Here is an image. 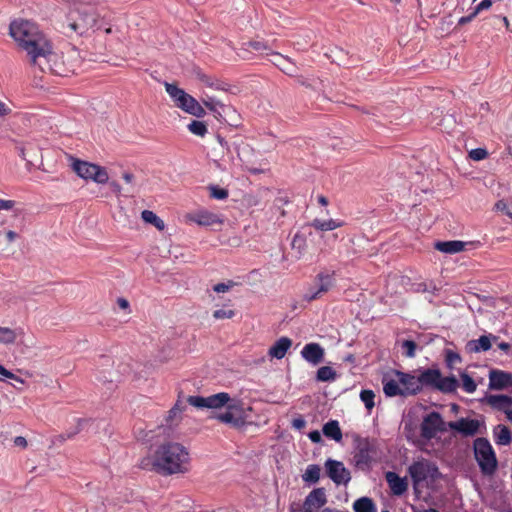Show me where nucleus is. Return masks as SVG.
<instances>
[{
    "label": "nucleus",
    "instance_id": "nucleus-1",
    "mask_svg": "<svg viewBox=\"0 0 512 512\" xmlns=\"http://www.w3.org/2000/svg\"><path fill=\"white\" fill-rule=\"evenodd\" d=\"M139 466L162 476L185 474L189 471L190 455L182 444L165 442L158 445L151 455L143 457Z\"/></svg>",
    "mask_w": 512,
    "mask_h": 512
},
{
    "label": "nucleus",
    "instance_id": "nucleus-2",
    "mask_svg": "<svg viewBox=\"0 0 512 512\" xmlns=\"http://www.w3.org/2000/svg\"><path fill=\"white\" fill-rule=\"evenodd\" d=\"M187 402L196 408L220 409L226 410L217 413L214 418L221 423L229 424L235 429H241L247 424V413L244 403L239 399H232L227 392H219L208 397L188 396Z\"/></svg>",
    "mask_w": 512,
    "mask_h": 512
},
{
    "label": "nucleus",
    "instance_id": "nucleus-3",
    "mask_svg": "<svg viewBox=\"0 0 512 512\" xmlns=\"http://www.w3.org/2000/svg\"><path fill=\"white\" fill-rule=\"evenodd\" d=\"M391 374L398 378L404 396L417 395L423 387H430L449 394L454 393L459 386L454 375L443 377L439 369H425L420 372L419 376L399 370H392Z\"/></svg>",
    "mask_w": 512,
    "mask_h": 512
},
{
    "label": "nucleus",
    "instance_id": "nucleus-4",
    "mask_svg": "<svg viewBox=\"0 0 512 512\" xmlns=\"http://www.w3.org/2000/svg\"><path fill=\"white\" fill-rule=\"evenodd\" d=\"M104 9L82 0L75 1L67 15L68 26L79 35H84L89 31H98L104 29L106 34L113 32L112 27L106 20Z\"/></svg>",
    "mask_w": 512,
    "mask_h": 512
},
{
    "label": "nucleus",
    "instance_id": "nucleus-5",
    "mask_svg": "<svg viewBox=\"0 0 512 512\" xmlns=\"http://www.w3.org/2000/svg\"><path fill=\"white\" fill-rule=\"evenodd\" d=\"M9 34L18 46L26 52L30 65L33 64V57L36 58L44 53L50 43L39 27L29 20L18 19L12 21L9 26Z\"/></svg>",
    "mask_w": 512,
    "mask_h": 512
},
{
    "label": "nucleus",
    "instance_id": "nucleus-6",
    "mask_svg": "<svg viewBox=\"0 0 512 512\" xmlns=\"http://www.w3.org/2000/svg\"><path fill=\"white\" fill-rule=\"evenodd\" d=\"M44 53L33 57L34 68H38L43 73L67 77L74 74L81 65L79 53L75 49H71L66 53L58 54L53 51L51 42Z\"/></svg>",
    "mask_w": 512,
    "mask_h": 512
},
{
    "label": "nucleus",
    "instance_id": "nucleus-7",
    "mask_svg": "<svg viewBox=\"0 0 512 512\" xmlns=\"http://www.w3.org/2000/svg\"><path fill=\"white\" fill-rule=\"evenodd\" d=\"M165 90L176 107L196 117H203L205 115V110L199 102L176 84L166 82Z\"/></svg>",
    "mask_w": 512,
    "mask_h": 512
},
{
    "label": "nucleus",
    "instance_id": "nucleus-8",
    "mask_svg": "<svg viewBox=\"0 0 512 512\" xmlns=\"http://www.w3.org/2000/svg\"><path fill=\"white\" fill-rule=\"evenodd\" d=\"M377 456V443L367 437L357 436L354 439L353 461L360 470H368Z\"/></svg>",
    "mask_w": 512,
    "mask_h": 512
},
{
    "label": "nucleus",
    "instance_id": "nucleus-9",
    "mask_svg": "<svg viewBox=\"0 0 512 512\" xmlns=\"http://www.w3.org/2000/svg\"><path fill=\"white\" fill-rule=\"evenodd\" d=\"M475 459L484 475H492L497 469V458L486 438H477L473 444Z\"/></svg>",
    "mask_w": 512,
    "mask_h": 512
},
{
    "label": "nucleus",
    "instance_id": "nucleus-10",
    "mask_svg": "<svg viewBox=\"0 0 512 512\" xmlns=\"http://www.w3.org/2000/svg\"><path fill=\"white\" fill-rule=\"evenodd\" d=\"M72 169L80 178L91 180L98 184H105L109 180L106 168L94 163L73 158Z\"/></svg>",
    "mask_w": 512,
    "mask_h": 512
},
{
    "label": "nucleus",
    "instance_id": "nucleus-11",
    "mask_svg": "<svg viewBox=\"0 0 512 512\" xmlns=\"http://www.w3.org/2000/svg\"><path fill=\"white\" fill-rule=\"evenodd\" d=\"M409 474L412 478L413 485L417 486L427 479H436L438 476V467L427 459L415 461L408 468Z\"/></svg>",
    "mask_w": 512,
    "mask_h": 512
},
{
    "label": "nucleus",
    "instance_id": "nucleus-12",
    "mask_svg": "<svg viewBox=\"0 0 512 512\" xmlns=\"http://www.w3.org/2000/svg\"><path fill=\"white\" fill-rule=\"evenodd\" d=\"M315 282L317 284V288L309 289L303 296V299L307 302L320 299L335 286V272H320L316 275Z\"/></svg>",
    "mask_w": 512,
    "mask_h": 512
},
{
    "label": "nucleus",
    "instance_id": "nucleus-13",
    "mask_svg": "<svg viewBox=\"0 0 512 512\" xmlns=\"http://www.w3.org/2000/svg\"><path fill=\"white\" fill-rule=\"evenodd\" d=\"M445 430V422L441 414L436 411L427 414L420 425V434L427 440H431L438 432H444Z\"/></svg>",
    "mask_w": 512,
    "mask_h": 512
},
{
    "label": "nucleus",
    "instance_id": "nucleus-14",
    "mask_svg": "<svg viewBox=\"0 0 512 512\" xmlns=\"http://www.w3.org/2000/svg\"><path fill=\"white\" fill-rule=\"evenodd\" d=\"M325 468L328 477L337 485L347 484L351 479L349 470L340 461L328 459Z\"/></svg>",
    "mask_w": 512,
    "mask_h": 512
},
{
    "label": "nucleus",
    "instance_id": "nucleus-15",
    "mask_svg": "<svg viewBox=\"0 0 512 512\" xmlns=\"http://www.w3.org/2000/svg\"><path fill=\"white\" fill-rule=\"evenodd\" d=\"M327 503L325 489L315 488L305 498L303 510L309 512H318Z\"/></svg>",
    "mask_w": 512,
    "mask_h": 512
},
{
    "label": "nucleus",
    "instance_id": "nucleus-16",
    "mask_svg": "<svg viewBox=\"0 0 512 512\" xmlns=\"http://www.w3.org/2000/svg\"><path fill=\"white\" fill-rule=\"evenodd\" d=\"M448 427L464 436H474L479 431L480 422L476 419L460 418L457 421L449 422Z\"/></svg>",
    "mask_w": 512,
    "mask_h": 512
},
{
    "label": "nucleus",
    "instance_id": "nucleus-17",
    "mask_svg": "<svg viewBox=\"0 0 512 512\" xmlns=\"http://www.w3.org/2000/svg\"><path fill=\"white\" fill-rule=\"evenodd\" d=\"M499 336L489 334V335H481L478 339L470 340L466 344V351L468 353H479L481 351H488L492 343H497Z\"/></svg>",
    "mask_w": 512,
    "mask_h": 512
},
{
    "label": "nucleus",
    "instance_id": "nucleus-18",
    "mask_svg": "<svg viewBox=\"0 0 512 512\" xmlns=\"http://www.w3.org/2000/svg\"><path fill=\"white\" fill-rule=\"evenodd\" d=\"M489 387L493 390L512 387V374L502 370H492L489 375Z\"/></svg>",
    "mask_w": 512,
    "mask_h": 512
},
{
    "label": "nucleus",
    "instance_id": "nucleus-19",
    "mask_svg": "<svg viewBox=\"0 0 512 512\" xmlns=\"http://www.w3.org/2000/svg\"><path fill=\"white\" fill-rule=\"evenodd\" d=\"M386 482L393 495L401 496L408 488L406 478L400 477L397 473L389 471L385 474Z\"/></svg>",
    "mask_w": 512,
    "mask_h": 512
},
{
    "label": "nucleus",
    "instance_id": "nucleus-20",
    "mask_svg": "<svg viewBox=\"0 0 512 512\" xmlns=\"http://www.w3.org/2000/svg\"><path fill=\"white\" fill-rule=\"evenodd\" d=\"M301 355L306 361L317 365L323 360L324 349L318 343H308L303 347Z\"/></svg>",
    "mask_w": 512,
    "mask_h": 512
},
{
    "label": "nucleus",
    "instance_id": "nucleus-21",
    "mask_svg": "<svg viewBox=\"0 0 512 512\" xmlns=\"http://www.w3.org/2000/svg\"><path fill=\"white\" fill-rule=\"evenodd\" d=\"M383 392L387 397L404 396L403 389H401L398 378H392L386 374L382 378Z\"/></svg>",
    "mask_w": 512,
    "mask_h": 512
},
{
    "label": "nucleus",
    "instance_id": "nucleus-22",
    "mask_svg": "<svg viewBox=\"0 0 512 512\" xmlns=\"http://www.w3.org/2000/svg\"><path fill=\"white\" fill-rule=\"evenodd\" d=\"M291 345V339L288 337H281L270 347L269 355L277 359H282L286 355Z\"/></svg>",
    "mask_w": 512,
    "mask_h": 512
},
{
    "label": "nucleus",
    "instance_id": "nucleus-23",
    "mask_svg": "<svg viewBox=\"0 0 512 512\" xmlns=\"http://www.w3.org/2000/svg\"><path fill=\"white\" fill-rule=\"evenodd\" d=\"M465 244L462 241H439L436 242L435 248L443 253L454 254L464 250Z\"/></svg>",
    "mask_w": 512,
    "mask_h": 512
},
{
    "label": "nucleus",
    "instance_id": "nucleus-24",
    "mask_svg": "<svg viewBox=\"0 0 512 512\" xmlns=\"http://www.w3.org/2000/svg\"><path fill=\"white\" fill-rule=\"evenodd\" d=\"M487 402L494 408L506 413L512 406V397L508 395H490Z\"/></svg>",
    "mask_w": 512,
    "mask_h": 512
},
{
    "label": "nucleus",
    "instance_id": "nucleus-25",
    "mask_svg": "<svg viewBox=\"0 0 512 512\" xmlns=\"http://www.w3.org/2000/svg\"><path fill=\"white\" fill-rule=\"evenodd\" d=\"M242 50H244L245 52L254 51L260 55L271 54L270 47L267 45L266 42H264L262 40H250V41L244 42L242 44Z\"/></svg>",
    "mask_w": 512,
    "mask_h": 512
},
{
    "label": "nucleus",
    "instance_id": "nucleus-26",
    "mask_svg": "<svg viewBox=\"0 0 512 512\" xmlns=\"http://www.w3.org/2000/svg\"><path fill=\"white\" fill-rule=\"evenodd\" d=\"M271 55L277 59L279 62H275V65L281 69L285 74L289 76H295L297 74L296 66L290 61L289 58L283 56L280 53L273 52Z\"/></svg>",
    "mask_w": 512,
    "mask_h": 512
},
{
    "label": "nucleus",
    "instance_id": "nucleus-27",
    "mask_svg": "<svg viewBox=\"0 0 512 512\" xmlns=\"http://www.w3.org/2000/svg\"><path fill=\"white\" fill-rule=\"evenodd\" d=\"M322 431L326 437L331 438L336 442L342 440V431L337 420H330L325 423Z\"/></svg>",
    "mask_w": 512,
    "mask_h": 512
},
{
    "label": "nucleus",
    "instance_id": "nucleus-28",
    "mask_svg": "<svg viewBox=\"0 0 512 512\" xmlns=\"http://www.w3.org/2000/svg\"><path fill=\"white\" fill-rule=\"evenodd\" d=\"M494 438L497 445H509L512 442V433L505 425H498L494 430Z\"/></svg>",
    "mask_w": 512,
    "mask_h": 512
},
{
    "label": "nucleus",
    "instance_id": "nucleus-29",
    "mask_svg": "<svg viewBox=\"0 0 512 512\" xmlns=\"http://www.w3.org/2000/svg\"><path fill=\"white\" fill-rule=\"evenodd\" d=\"M343 221L335 220V219H329V220H320V219H314L311 222V226L314 227L316 230L320 231H330L334 230L336 228L343 226Z\"/></svg>",
    "mask_w": 512,
    "mask_h": 512
},
{
    "label": "nucleus",
    "instance_id": "nucleus-30",
    "mask_svg": "<svg viewBox=\"0 0 512 512\" xmlns=\"http://www.w3.org/2000/svg\"><path fill=\"white\" fill-rule=\"evenodd\" d=\"M192 220L202 226H212L220 223L218 216L210 212H200L196 214Z\"/></svg>",
    "mask_w": 512,
    "mask_h": 512
},
{
    "label": "nucleus",
    "instance_id": "nucleus-31",
    "mask_svg": "<svg viewBox=\"0 0 512 512\" xmlns=\"http://www.w3.org/2000/svg\"><path fill=\"white\" fill-rule=\"evenodd\" d=\"M355 512H376V506L372 499L368 497H361L353 504Z\"/></svg>",
    "mask_w": 512,
    "mask_h": 512
},
{
    "label": "nucleus",
    "instance_id": "nucleus-32",
    "mask_svg": "<svg viewBox=\"0 0 512 512\" xmlns=\"http://www.w3.org/2000/svg\"><path fill=\"white\" fill-rule=\"evenodd\" d=\"M321 468L319 465H308L304 474L302 475L303 481L308 483H317L320 479Z\"/></svg>",
    "mask_w": 512,
    "mask_h": 512
},
{
    "label": "nucleus",
    "instance_id": "nucleus-33",
    "mask_svg": "<svg viewBox=\"0 0 512 512\" xmlns=\"http://www.w3.org/2000/svg\"><path fill=\"white\" fill-rule=\"evenodd\" d=\"M194 75L197 80H199L202 84H204L207 87L219 89L220 84L219 82L212 76L205 74L200 69L194 70Z\"/></svg>",
    "mask_w": 512,
    "mask_h": 512
},
{
    "label": "nucleus",
    "instance_id": "nucleus-34",
    "mask_svg": "<svg viewBox=\"0 0 512 512\" xmlns=\"http://www.w3.org/2000/svg\"><path fill=\"white\" fill-rule=\"evenodd\" d=\"M142 219L149 224L155 226L158 230H163L165 224L161 218H159L153 211L144 210L141 213Z\"/></svg>",
    "mask_w": 512,
    "mask_h": 512
},
{
    "label": "nucleus",
    "instance_id": "nucleus-35",
    "mask_svg": "<svg viewBox=\"0 0 512 512\" xmlns=\"http://www.w3.org/2000/svg\"><path fill=\"white\" fill-rule=\"evenodd\" d=\"M17 339V332L8 327H0V343L13 344Z\"/></svg>",
    "mask_w": 512,
    "mask_h": 512
},
{
    "label": "nucleus",
    "instance_id": "nucleus-36",
    "mask_svg": "<svg viewBox=\"0 0 512 512\" xmlns=\"http://www.w3.org/2000/svg\"><path fill=\"white\" fill-rule=\"evenodd\" d=\"M336 378V371L330 366L320 367L317 371V380L326 382L333 381Z\"/></svg>",
    "mask_w": 512,
    "mask_h": 512
},
{
    "label": "nucleus",
    "instance_id": "nucleus-37",
    "mask_svg": "<svg viewBox=\"0 0 512 512\" xmlns=\"http://www.w3.org/2000/svg\"><path fill=\"white\" fill-rule=\"evenodd\" d=\"M188 130L192 134L199 136V137H204L208 131L206 124L203 121H198V120H193L188 125Z\"/></svg>",
    "mask_w": 512,
    "mask_h": 512
},
{
    "label": "nucleus",
    "instance_id": "nucleus-38",
    "mask_svg": "<svg viewBox=\"0 0 512 512\" xmlns=\"http://www.w3.org/2000/svg\"><path fill=\"white\" fill-rule=\"evenodd\" d=\"M402 354L406 358H414L416 356L417 344L413 340H403L401 342Z\"/></svg>",
    "mask_w": 512,
    "mask_h": 512
},
{
    "label": "nucleus",
    "instance_id": "nucleus-39",
    "mask_svg": "<svg viewBox=\"0 0 512 512\" xmlns=\"http://www.w3.org/2000/svg\"><path fill=\"white\" fill-rule=\"evenodd\" d=\"M360 399L364 403L368 411H371L375 406V393L372 390L365 389L360 392Z\"/></svg>",
    "mask_w": 512,
    "mask_h": 512
},
{
    "label": "nucleus",
    "instance_id": "nucleus-40",
    "mask_svg": "<svg viewBox=\"0 0 512 512\" xmlns=\"http://www.w3.org/2000/svg\"><path fill=\"white\" fill-rule=\"evenodd\" d=\"M461 380H462V388L465 392L474 393L476 391L477 384L475 383V381L469 374L462 373Z\"/></svg>",
    "mask_w": 512,
    "mask_h": 512
},
{
    "label": "nucleus",
    "instance_id": "nucleus-41",
    "mask_svg": "<svg viewBox=\"0 0 512 512\" xmlns=\"http://www.w3.org/2000/svg\"><path fill=\"white\" fill-rule=\"evenodd\" d=\"M202 102L212 112L221 114L220 109H223V104L219 101L215 100L210 96H207L206 98L202 99Z\"/></svg>",
    "mask_w": 512,
    "mask_h": 512
},
{
    "label": "nucleus",
    "instance_id": "nucleus-42",
    "mask_svg": "<svg viewBox=\"0 0 512 512\" xmlns=\"http://www.w3.org/2000/svg\"><path fill=\"white\" fill-rule=\"evenodd\" d=\"M184 406L181 404V401L178 400L174 406L169 410L167 422L172 421L174 418L179 417L183 412Z\"/></svg>",
    "mask_w": 512,
    "mask_h": 512
},
{
    "label": "nucleus",
    "instance_id": "nucleus-43",
    "mask_svg": "<svg viewBox=\"0 0 512 512\" xmlns=\"http://www.w3.org/2000/svg\"><path fill=\"white\" fill-rule=\"evenodd\" d=\"M210 196L212 198L223 200L228 197V191L223 188H219L218 186H211L210 188Z\"/></svg>",
    "mask_w": 512,
    "mask_h": 512
},
{
    "label": "nucleus",
    "instance_id": "nucleus-44",
    "mask_svg": "<svg viewBox=\"0 0 512 512\" xmlns=\"http://www.w3.org/2000/svg\"><path fill=\"white\" fill-rule=\"evenodd\" d=\"M488 156V152L484 148H476L472 149L469 152V157L474 161H480L485 159Z\"/></svg>",
    "mask_w": 512,
    "mask_h": 512
},
{
    "label": "nucleus",
    "instance_id": "nucleus-45",
    "mask_svg": "<svg viewBox=\"0 0 512 512\" xmlns=\"http://www.w3.org/2000/svg\"><path fill=\"white\" fill-rule=\"evenodd\" d=\"M235 316V311L232 309H218L213 312V317L215 319H231Z\"/></svg>",
    "mask_w": 512,
    "mask_h": 512
},
{
    "label": "nucleus",
    "instance_id": "nucleus-46",
    "mask_svg": "<svg viewBox=\"0 0 512 512\" xmlns=\"http://www.w3.org/2000/svg\"><path fill=\"white\" fill-rule=\"evenodd\" d=\"M494 209L496 211H500L506 214L508 217L512 218V207H509L508 204L504 200H499L495 203Z\"/></svg>",
    "mask_w": 512,
    "mask_h": 512
},
{
    "label": "nucleus",
    "instance_id": "nucleus-47",
    "mask_svg": "<svg viewBox=\"0 0 512 512\" xmlns=\"http://www.w3.org/2000/svg\"><path fill=\"white\" fill-rule=\"evenodd\" d=\"M493 4V0H482L474 9V11L479 14L484 10H488Z\"/></svg>",
    "mask_w": 512,
    "mask_h": 512
},
{
    "label": "nucleus",
    "instance_id": "nucleus-48",
    "mask_svg": "<svg viewBox=\"0 0 512 512\" xmlns=\"http://www.w3.org/2000/svg\"><path fill=\"white\" fill-rule=\"evenodd\" d=\"M16 202L14 200L0 199V210H11L14 208Z\"/></svg>",
    "mask_w": 512,
    "mask_h": 512
},
{
    "label": "nucleus",
    "instance_id": "nucleus-49",
    "mask_svg": "<svg viewBox=\"0 0 512 512\" xmlns=\"http://www.w3.org/2000/svg\"><path fill=\"white\" fill-rule=\"evenodd\" d=\"M232 282H230L229 284H225V283H218L216 285H214L213 287V290L217 293H223V292H226L229 290V288L232 286Z\"/></svg>",
    "mask_w": 512,
    "mask_h": 512
},
{
    "label": "nucleus",
    "instance_id": "nucleus-50",
    "mask_svg": "<svg viewBox=\"0 0 512 512\" xmlns=\"http://www.w3.org/2000/svg\"><path fill=\"white\" fill-rule=\"evenodd\" d=\"M0 375H2L3 377L9 378V379L18 380V377L14 373H12L11 371L7 370L1 364H0Z\"/></svg>",
    "mask_w": 512,
    "mask_h": 512
},
{
    "label": "nucleus",
    "instance_id": "nucleus-51",
    "mask_svg": "<svg viewBox=\"0 0 512 512\" xmlns=\"http://www.w3.org/2000/svg\"><path fill=\"white\" fill-rule=\"evenodd\" d=\"M292 426L298 430L303 429L306 426V421L302 417L295 418L292 421Z\"/></svg>",
    "mask_w": 512,
    "mask_h": 512
},
{
    "label": "nucleus",
    "instance_id": "nucleus-52",
    "mask_svg": "<svg viewBox=\"0 0 512 512\" xmlns=\"http://www.w3.org/2000/svg\"><path fill=\"white\" fill-rule=\"evenodd\" d=\"M478 14L473 11L471 14H469L468 16H464V17H461L458 21V24L459 25H464L466 23H469L471 22Z\"/></svg>",
    "mask_w": 512,
    "mask_h": 512
},
{
    "label": "nucleus",
    "instance_id": "nucleus-53",
    "mask_svg": "<svg viewBox=\"0 0 512 512\" xmlns=\"http://www.w3.org/2000/svg\"><path fill=\"white\" fill-rule=\"evenodd\" d=\"M308 436L314 443H319L322 440L321 434L317 430L310 432Z\"/></svg>",
    "mask_w": 512,
    "mask_h": 512
},
{
    "label": "nucleus",
    "instance_id": "nucleus-54",
    "mask_svg": "<svg viewBox=\"0 0 512 512\" xmlns=\"http://www.w3.org/2000/svg\"><path fill=\"white\" fill-rule=\"evenodd\" d=\"M14 444L16 446H20V447L25 448L27 446V440L24 437H22V436H17L14 439Z\"/></svg>",
    "mask_w": 512,
    "mask_h": 512
},
{
    "label": "nucleus",
    "instance_id": "nucleus-55",
    "mask_svg": "<svg viewBox=\"0 0 512 512\" xmlns=\"http://www.w3.org/2000/svg\"><path fill=\"white\" fill-rule=\"evenodd\" d=\"M498 348L506 353H508L511 349V345L507 342L498 343Z\"/></svg>",
    "mask_w": 512,
    "mask_h": 512
},
{
    "label": "nucleus",
    "instance_id": "nucleus-56",
    "mask_svg": "<svg viewBox=\"0 0 512 512\" xmlns=\"http://www.w3.org/2000/svg\"><path fill=\"white\" fill-rule=\"evenodd\" d=\"M10 113V109L6 106L5 103L0 101V116H5Z\"/></svg>",
    "mask_w": 512,
    "mask_h": 512
},
{
    "label": "nucleus",
    "instance_id": "nucleus-57",
    "mask_svg": "<svg viewBox=\"0 0 512 512\" xmlns=\"http://www.w3.org/2000/svg\"><path fill=\"white\" fill-rule=\"evenodd\" d=\"M17 237V233L12 231V230H9L6 232V238L9 242H13Z\"/></svg>",
    "mask_w": 512,
    "mask_h": 512
},
{
    "label": "nucleus",
    "instance_id": "nucleus-58",
    "mask_svg": "<svg viewBox=\"0 0 512 512\" xmlns=\"http://www.w3.org/2000/svg\"><path fill=\"white\" fill-rule=\"evenodd\" d=\"M118 305H119L121 308H123V309H126V308H128V307H129V303H128V301H127L126 299H124V298H119V299H118Z\"/></svg>",
    "mask_w": 512,
    "mask_h": 512
},
{
    "label": "nucleus",
    "instance_id": "nucleus-59",
    "mask_svg": "<svg viewBox=\"0 0 512 512\" xmlns=\"http://www.w3.org/2000/svg\"><path fill=\"white\" fill-rule=\"evenodd\" d=\"M123 179L126 183H131L134 179V176L133 174L126 172L123 174Z\"/></svg>",
    "mask_w": 512,
    "mask_h": 512
},
{
    "label": "nucleus",
    "instance_id": "nucleus-60",
    "mask_svg": "<svg viewBox=\"0 0 512 512\" xmlns=\"http://www.w3.org/2000/svg\"><path fill=\"white\" fill-rule=\"evenodd\" d=\"M318 203L321 204L322 206H327L328 199L325 196L320 195V196H318Z\"/></svg>",
    "mask_w": 512,
    "mask_h": 512
},
{
    "label": "nucleus",
    "instance_id": "nucleus-61",
    "mask_svg": "<svg viewBox=\"0 0 512 512\" xmlns=\"http://www.w3.org/2000/svg\"><path fill=\"white\" fill-rule=\"evenodd\" d=\"M111 187L116 193H119L121 191V186L117 182H112Z\"/></svg>",
    "mask_w": 512,
    "mask_h": 512
},
{
    "label": "nucleus",
    "instance_id": "nucleus-62",
    "mask_svg": "<svg viewBox=\"0 0 512 512\" xmlns=\"http://www.w3.org/2000/svg\"><path fill=\"white\" fill-rule=\"evenodd\" d=\"M217 141L220 143V145L224 146V144H227V142L224 140L223 137L220 135L217 136Z\"/></svg>",
    "mask_w": 512,
    "mask_h": 512
},
{
    "label": "nucleus",
    "instance_id": "nucleus-63",
    "mask_svg": "<svg viewBox=\"0 0 512 512\" xmlns=\"http://www.w3.org/2000/svg\"><path fill=\"white\" fill-rule=\"evenodd\" d=\"M505 414H506L507 418H508L510 421H512V409H510V408H509V409H508V411H506V413H505Z\"/></svg>",
    "mask_w": 512,
    "mask_h": 512
},
{
    "label": "nucleus",
    "instance_id": "nucleus-64",
    "mask_svg": "<svg viewBox=\"0 0 512 512\" xmlns=\"http://www.w3.org/2000/svg\"><path fill=\"white\" fill-rule=\"evenodd\" d=\"M453 358L459 359L458 354H452V353H450V354L448 355V360H449V361H452V359H453Z\"/></svg>",
    "mask_w": 512,
    "mask_h": 512
}]
</instances>
